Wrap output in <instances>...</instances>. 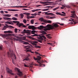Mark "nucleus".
Instances as JSON below:
<instances>
[{"label":"nucleus","instance_id":"nucleus-21","mask_svg":"<svg viewBox=\"0 0 78 78\" xmlns=\"http://www.w3.org/2000/svg\"><path fill=\"white\" fill-rule=\"evenodd\" d=\"M20 16L21 19H23L24 17V15H23V14L22 13H21L20 14Z\"/></svg>","mask_w":78,"mask_h":78},{"label":"nucleus","instance_id":"nucleus-6","mask_svg":"<svg viewBox=\"0 0 78 78\" xmlns=\"http://www.w3.org/2000/svg\"><path fill=\"white\" fill-rule=\"evenodd\" d=\"M13 22L14 23H16V25L18 27H21L22 26L23 27H24V28H27V26L25 25H23V24L22 23H20V22L19 21H13Z\"/></svg>","mask_w":78,"mask_h":78},{"label":"nucleus","instance_id":"nucleus-35","mask_svg":"<svg viewBox=\"0 0 78 78\" xmlns=\"http://www.w3.org/2000/svg\"><path fill=\"white\" fill-rule=\"evenodd\" d=\"M17 31H18V29H17V28L15 29V32L16 33H17Z\"/></svg>","mask_w":78,"mask_h":78},{"label":"nucleus","instance_id":"nucleus-8","mask_svg":"<svg viewBox=\"0 0 78 78\" xmlns=\"http://www.w3.org/2000/svg\"><path fill=\"white\" fill-rule=\"evenodd\" d=\"M15 70L16 71H17V72L19 73L17 74V75H19V76H22L23 75V74L22 72L20 71V69H19V68H15Z\"/></svg>","mask_w":78,"mask_h":78},{"label":"nucleus","instance_id":"nucleus-19","mask_svg":"<svg viewBox=\"0 0 78 78\" xmlns=\"http://www.w3.org/2000/svg\"><path fill=\"white\" fill-rule=\"evenodd\" d=\"M26 52H30V53H33V54L34 53V52L31 51V49H28L27 50Z\"/></svg>","mask_w":78,"mask_h":78},{"label":"nucleus","instance_id":"nucleus-43","mask_svg":"<svg viewBox=\"0 0 78 78\" xmlns=\"http://www.w3.org/2000/svg\"><path fill=\"white\" fill-rule=\"evenodd\" d=\"M60 16H66V15H64V14H62L61 13Z\"/></svg>","mask_w":78,"mask_h":78},{"label":"nucleus","instance_id":"nucleus-25","mask_svg":"<svg viewBox=\"0 0 78 78\" xmlns=\"http://www.w3.org/2000/svg\"><path fill=\"white\" fill-rule=\"evenodd\" d=\"M39 20H40V21H43V22H44V21H45V20H44V19L42 17V18H40L39 19Z\"/></svg>","mask_w":78,"mask_h":78},{"label":"nucleus","instance_id":"nucleus-44","mask_svg":"<svg viewBox=\"0 0 78 78\" xmlns=\"http://www.w3.org/2000/svg\"><path fill=\"white\" fill-rule=\"evenodd\" d=\"M8 11H13V9H8Z\"/></svg>","mask_w":78,"mask_h":78},{"label":"nucleus","instance_id":"nucleus-22","mask_svg":"<svg viewBox=\"0 0 78 78\" xmlns=\"http://www.w3.org/2000/svg\"><path fill=\"white\" fill-rule=\"evenodd\" d=\"M4 33H12V32L10 31H5L4 32Z\"/></svg>","mask_w":78,"mask_h":78},{"label":"nucleus","instance_id":"nucleus-28","mask_svg":"<svg viewBox=\"0 0 78 78\" xmlns=\"http://www.w3.org/2000/svg\"><path fill=\"white\" fill-rule=\"evenodd\" d=\"M4 16H6V17H9L11 16V15L9 14H4Z\"/></svg>","mask_w":78,"mask_h":78},{"label":"nucleus","instance_id":"nucleus-47","mask_svg":"<svg viewBox=\"0 0 78 78\" xmlns=\"http://www.w3.org/2000/svg\"><path fill=\"white\" fill-rule=\"evenodd\" d=\"M24 67H29V66H27V65H25V64L24 65Z\"/></svg>","mask_w":78,"mask_h":78},{"label":"nucleus","instance_id":"nucleus-54","mask_svg":"<svg viewBox=\"0 0 78 78\" xmlns=\"http://www.w3.org/2000/svg\"><path fill=\"white\" fill-rule=\"evenodd\" d=\"M26 15H30V13H26Z\"/></svg>","mask_w":78,"mask_h":78},{"label":"nucleus","instance_id":"nucleus-11","mask_svg":"<svg viewBox=\"0 0 78 78\" xmlns=\"http://www.w3.org/2000/svg\"><path fill=\"white\" fill-rule=\"evenodd\" d=\"M5 26H4V27L2 28V30H5L7 28H14V27L11 26H8L7 24H5Z\"/></svg>","mask_w":78,"mask_h":78},{"label":"nucleus","instance_id":"nucleus-3","mask_svg":"<svg viewBox=\"0 0 78 78\" xmlns=\"http://www.w3.org/2000/svg\"><path fill=\"white\" fill-rule=\"evenodd\" d=\"M33 58L34 60L37 61V62L39 64V65H36V66H41V67H42V66L43 67V66H44V65L42 64L43 62H44V61L43 60H41V58L40 56H37V58L34 57Z\"/></svg>","mask_w":78,"mask_h":78},{"label":"nucleus","instance_id":"nucleus-53","mask_svg":"<svg viewBox=\"0 0 78 78\" xmlns=\"http://www.w3.org/2000/svg\"><path fill=\"white\" fill-rule=\"evenodd\" d=\"M59 24H60V25H61L62 26H63V25H64V24L62 23L61 24L60 23H59Z\"/></svg>","mask_w":78,"mask_h":78},{"label":"nucleus","instance_id":"nucleus-41","mask_svg":"<svg viewBox=\"0 0 78 78\" xmlns=\"http://www.w3.org/2000/svg\"><path fill=\"white\" fill-rule=\"evenodd\" d=\"M48 9H44L43 10V11H48Z\"/></svg>","mask_w":78,"mask_h":78},{"label":"nucleus","instance_id":"nucleus-55","mask_svg":"<svg viewBox=\"0 0 78 78\" xmlns=\"http://www.w3.org/2000/svg\"><path fill=\"white\" fill-rule=\"evenodd\" d=\"M23 78H26L27 77V76L25 75L24 76H23L22 77Z\"/></svg>","mask_w":78,"mask_h":78},{"label":"nucleus","instance_id":"nucleus-59","mask_svg":"<svg viewBox=\"0 0 78 78\" xmlns=\"http://www.w3.org/2000/svg\"><path fill=\"white\" fill-rule=\"evenodd\" d=\"M18 30L19 31H18V32H19V31H21V30H20V29H18Z\"/></svg>","mask_w":78,"mask_h":78},{"label":"nucleus","instance_id":"nucleus-56","mask_svg":"<svg viewBox=\"0 0 78 78\" xmlns=\"http://www.w3.org/2000/svg\"><path fill=\"white\" fill-rule=\"evenodd\" d=\"M48 44H50L51 45H52V44L51 43H48Z\"/></svg>","mask_w":78,"mask_h":78},{"label":"nucleus","instance_id":"nucleus-63","mask_svg":"<svg viewBox=\"0 0 78 78\" xmlns=\"http://www.w3.org/2000/svg\"><path fill=\"white\" fill-rule=\"evenodd\" d=\"M33 45H35V46H37V44H33Z\"/></svg>","mask_w":78,"mask_h":78},{"label":"nucleus","instance_id":"nucleus-64","mask_svg":"<svg viewBox=\"0 0 78 78\" xmlns=\"http://www.w3.org/2000/svg\"><path fill=\"white\" fill-rule=\"evenodd\" d=\"M42 12H38V14H41Z\"/></svg>","mask_w":78,"mask_h":78},{"label":"nucleus","instance_id":"nucleus-14","mask_svg":"<svg viewBox=\"0 0 78 78\" xmlns=\"http://www.w3.org/2000/svg\"><path fill=\"white\" fill-rule=\"evenodd\" d=\"M7 71L8 73H10L11 75H14V73H12V70L11 69H9L8 68H7Z\"/></svg>","mask_w":78,"mask_h":78},{"label":"nucleus","instance_id":"nucleus-61","mask_svg":"<svg viewBox=\"0 0 78 78\" xmlns=\"http://www.w3.org/2000/svg\"><path fill=\"white\" fill-rule=\"evenodd\" d=\"M28 37H29V38H30V39H31V36H28Z\"/></svg>","mask_w":78,"mask_h":78},{"label":"nucleus","instance_id":"nucleus-49","mask_svg":"<svg viewBox=\"0 0 78 78\" xmlns=\"http://www.w3.org/2000/svg\"><path fill=\"white\" fill-rule=\"evenodd\" d=\"M62 14H63L64 15H66V13L64 12H62Z\"/></svg>","mask_w":78,"mask_h":78},{"label":"nucleus","instance_id":"nucleus-45","mask_svg":"<svg viewBox=\"0 0 78 78\" xmlns=\"http://www.w3.org/2000/svg\"><path fill=\"white\" fill-rule=\"evenodd\" d=\"M44 3H45V4H47V3H51L50 2H44Z\"/></svg>","mask_w":78,"mask_h":78},{"label":"nucleus","instance_id":"nucleus-7","mask_svg":"<svg viewBox=\"0 0 78 78\" xmlns=\"http://www.w3.org/2000/svg\"><path fill=\"white\" fill-rule=\"evenodd\" d=\"M10 36H11V34H7L5 35H2V36L3 37H7L6 38L7 40H13L12 39V38L10 37Z\"/></svg>","mask_w":78,"mask_h":78},{"label":"nucleus","instance_id":"nucleus-1","mask_svg":"<svg viewBox=\"0 0 78 78\" xmlns=\"http://www.w3.org/2000/svg\"><path fill=\"white\" fill-rule=\"evenodd\" d=\"M59 27V25H58L57 24L55 23L54 24L53 26H52L50 24H48L46 26L44 27L43 26H41L40 27H38V29H39L40 30H42V29H43V28L44 29V30L45 31H47L48 30H53L55 28V27L57 28Z\"/></svg>","mask_w":78,"mask_h":78},{"label":"nucleus","instance_id":"nucleus-10","mask_svg":"<svg viewBox=\"0 0 78 78\" xmlns=\"http://www.w3.org/2000/svg\"><path fill=\"white\" fill-rule=\"evenodd\" d=\"M71 20H69V22H70V23H69V24H70V23H72V24H73V22H74V24H75L76 23H78V22H77V21H76V20H74L73 19L71 18Z\"/></svg>","mask_w":78,"mask_h":78},{"label":"nucleus","instance_id":"nucleus-4","mask_svg":"<svg viewBox=\"0 0 78 78\" xmlns=\"http://www.w3.org/2000/svg\"><path fill=\"white\" fill-rule=\"evenodd\" d=\"M10 52H8L7 53V55L8 57H11V58L12 59V62L13 64H15V62H14V60H13V58H15V59H17V57H16V55H15V54L14 53L12 52H12H11V51L10 50Z\"/></svg>","mask_w":78,"mask_h":78},{"label":"nucleus","instance_id":"nucleus-20","mask_svg":"<svg viewBox=\"0 0 78 78\" xmlns=\"http://www.w3.org/2000/svg\"><path fill=\"white\" fill-rule=\"evenodd\" d=\"M35 53L36 55H40V56H45V55H41L39 53H38V52H37V51H35Z\"/></svg>","mask_w":78,"mask_h":78},{"label":"nucleus","instance_id":"nucleus-32","mask_svg":"<svg viewBox=\"0 0 78 78\" xmlns=\"http://www.w3.org/2000/svg\"><path fill=\"white\" fill-rule=\"evenodd\" d=\"M21 40H25V39H26V37H23L21 38Z\"/></svg>","mask_w":78,"mask_h":78},{"label":"nucleus","instance_id":"nucleus-26","mask_svg":"<svg viewBox=\"0 0 78 78\" xmlns=\"http://www.w3.org/2000/svg\"><path fill=\"white\" fill-rule=\"evenodd\" d=\"M46 37H47V38H48V39H51V37L50 36V34L48 35H46Z\"/></svg>","mask_w":78,"mask_h":78},{"label":"nucleus","instance_id":"nucleus-18","mask_svg":"<svg viewBox=\"0 0 78 78\" xmlns=\"http://www.w3.org/2000/svg\"><path fill=\"white\" fill-rule=\"evenodd\" d=\"M15 8H28L27 5L25 6H15Z\"/></svg>","mask_w":78,"mask_h":78},{"label":"nucleus","instance_id":"nucleus-23","mask_svg":"<svg viewBox=\"0 0 78 78\" xmlns=\"http://www.w3.org/2000/svg\"><path fill=\"white\" fill-rule=\"evenodd\" d=\"M41 33L43 34H47V33L45 31L41 30Z\"/></svg>","mask_w":78,"mask_h":78},{"label":"nucleus","instance_id":"nucleus-60","mask_svg":"<svg viewBox=\"0 0 78 78\" xmlns=\"http://www.w3.org/2000/svg\"><path fill=\"white\" fill-rule=\"evenodd\" d=\"M41 25H45V24L44 23H41Z\"/></svg>","mask_w":78,"mask_h":78},{"label":"nucleus","instance_id":"nucleus-62","mask_svg":"<svg viewBox=\"0 0 78 78\" xmlns=\"http://www.w3.org/2000/svg\"><path fill=\"white\" fill-rule=\"evenodd\" d=\"M37 16V13H35L34 14V16Z\"/></svg>","mask_w":78,"mask_h":78},{"label":"nucleus","instance_id":"nucleus-9","mask_svg":"<svg viewBox=\"0 0 78 78\" xmlns=\"http://www.w3.org/2000/svg\"><path fill=\"white\" fill-rule=\"evenodd\" d=\"M71 13H72L71 14L72 16H70L71 17L76 18V19H78V17L75 14V11H71Z\"/></svg>","mask_w":78,"mask_h":78},{"label":"nucleus","instance_id":"nucleus-31","mask_svg":"<svg viewBox=\"0 0 78 78\" xmlns=\"http://www.w3.org/2000/svg\"><path fill=\"white\" fill-rule=\"evenodd\" d=\"M59 7H57L55 8V9H53V11H56V10H57V9H59Z\"/></svg>","mask_w":78,"mask_h":78},{"label":"nucleus","instance_id":"nucleus-58","mask_svg":"<svg viewBox=\"0 0 78 78\" xmlns=\"http://www.w3.org/2000/svg\"><path fill=\"white\" fill-rule=\"evenodd\" d=\"M37 48H41V46H37Z\"/></svg>","mask_w":78,"mask_h":78},{"label":"nucleus","instance_id":"nucleus-5","mask_svg":"<svg viewBox=\"0 0 78 78\" xmlns=\"http://www.w3.org/2000/svg\"><path fill=\"white\" fill-rule=\"evenodd\" d=\"M36 33V30H26L25 29L23 30V31L21 32L22 34H25V33H27L28 34H35Z\"/></svg>","mask_w":78,"mask_h":78},{"label":"nucleus","instance_id":"nucleus-13","mask_svg":"<svg viewBox=\"0 0 78 78\" xmlns=\"http://www.w3.org/2000/svg\"><path fill=\"white\" fill-rule=\"evenodd\" d=\"M29 29H32L33 30H34L36 29V27H35L34 26H30L28 27Z\"/></svg>","mask_w":78,"mask_h":78},{"label":"nucleus","instance_id":"nucleus-24","mask_svg":"<svg viewBox=\"0 0 78 78\" xmlns=\"http://www.w3.org/2000/svg\"><path fill=\"white\" fill-rule=\"evenodd\" d=\"M40 10H41V9H37L36 10H32V12H35V11H39Z\"/></svg>","mask_w":78,"mask_h":78},{"label":"nucleus","instance_id":"nucleus-38","mask_svg":"<svg viewBox=\"0 0 78 78\" xmlns=\"http://www.w3.org/2000/svg\"><path fill=\"white\" fill-rule=\"evenodd\" d=\"M55 13L56 14H57V15H60V16H61V13L60 12H56Z\"/></svg>","mask_w":78,"mask_h":78},{"label":"nucleus","instance_id":"nucleus-39","mask_svg":"<svg viewBox=\"0 0 78 78\" xmlns=\"http://www.w3.org/2000/svg\"><path fill=\"white\" fill-rule=\"evenodd\" d=\"M23 22H24V23H27V20H26L25 19H24L23 20Z\"/></svg>","mask_w":78,"mask_h":78},{"label":"nucleus","instance_id":"nucleus-37","mask_svg":"<svg viewBox=\"0 0 78 78\" xmlns=\"http://www.w3.org/2000/svg\"><path fill=\"white\" fill-rule=\"evenodd\" d=\"M31 23H32V24H33L34 23V20H32L30 21Z\"/></svg>","mask_w":78,"mask_h":78},{"label":"nucleus","instance_id":"nucleus-15","mask_svg":"<svg viewBox=\"0 0 78 78\" xmlns=\"http://www.w3.org/2000/svg\"><path fill=\"white\" fill-rule=\"evenodd\" d=\"M45 14H46V15H51V16H55V15L52 13H48V12H45Z\"/></svg>","mask_w":78,"mask_h":78},{"label":"nucleus","instance_id":"nucleus-34","mask_svg":"<svg viewBox=\"0 0 78 78\" xmlns=\"http://www.w3.org/2000/svg\"><path fill=\"white\" fill-rule=\"evenodd\" d=\"M12 20H17V19L16 18L13 17L12 18Z\"/></svg>","mask_w":78,"mask_h":78},{"label":"nucleus","instance_id":"nucleus-42","mask_svg":"<svg viewBox=\"0 0 78 78\" xmlns=\"http://www.w3.org/2000/svg\"><path fill=\"white\" fill-rule=\"evenodd\" d=\"M55 18H56V17H49V19H55Z\"/></svg>","mask_w":78,"mask_h":78},{"label":"nucleus","instance_id":"nucleus-46","mask_svg":"<svg viewBox=\"0 0 78 78\" xmlns=\"http://www.w3.org/2000/svg\"><path fill=\"white\" fill-rule=\"evenodd\" d=\"M19 10L17 9H13V11H18Z\"/></svg>","mask_w":78,"mask_h":78},{"label":"nucleus","instance_id":"nucleus-52","mask_svg":"<svg viewBox=\"0 0 78 78\" xmlns=\"http://www.w3.org/2000/svg\"><path fill=\"white\" fill-rule=\"evenodd\" d=\"M23 10H24L25 11H27V10H28V9H23Z\"/></svg>","mask_w":78,"mask_h":78},{"label":"nucleus","instance_id":"nucleus-2","mask_svg":"<svg viewBox=\"0 0 78 78\" xmlns=\"http://www.w3.org/2000/svg\"><path fill=\"white\" fill-rule=\"evenodd\" d=\"M32 36H37V39L38 40H37V41L40 43H42V41L44 40V42H46V37L45 36L42 35H38L37 34H35L33 35H32Z\"/></svg>","mask_w":78,"mask_h":78},{"label":"nucleus","instance_id":"nucleus-51","mask_svg":"<svg viewBox=\"0 0 78 78\" xmlns=\"http://www.w3.org/2000/svg\"><path fill=\"white\" fill-rule=\"evenodd\" d=\"M14 16L15 17H18V14H16Z\"/></svg>","mask_w":78,"mask_h":78},{"label":"nucleus","instance_id":"nucleus-16","mask_svg":"<svg viewBox=\"0 0 78 78\" xmlns=\"http://www.w3.org/2000/svg\"><path fill=\"white\" fill-rule=\"evenodd\" d=\"M10 22H6V23H8V24H10V25H14V23L13 22L14 21H11L10 20ZM13 22V23H12Z\"/></svg>","mask_w":78,"mask_h":78},{"label":"nucleus","instance_id":"nucleus-17","mask_svg":"<svg viewBox=\"0 0 78 78\" xmlns=\"http://www.w3.org/2000/svg\"><path fill=\"white\" fill-rule=\"evenodd\" d=\"M44 23H51V21L50 20H45V21H44Z\"/></svg>","mask_w":78,"mask_h":78},{"label":"nucleus","instance_id":"nucleus-48","mask_svg":"<svg viewBox=\"0 0 78 78\" xmlns=\"http://www.w3.org/2000/svg\"><path fill=\"white\" fill-rule=\"evenodd\" d=\"M35 17V16H30V19H31L32 18H34Z\"/></svg>","mask_w":78,"mask_h":78},{"label":"nucleus","instance_id":"nucleus-50","mask_svg":"<svg viewBox=\"0 0 78 78\" xmlns=\"http://www.w3.org/2000/svg\"><path fill=\"white\" fill-rule=\"evenodd\" d=\"M33 64H31L30 66V67H33Z\"/></svg>","mask_w":78,"mask_h":78},{"label":"nucleus","instance_id":"nucleus-27","mask_svg":"<svg viewBox=\"0 0 78 78\" xmlns=\"http://www.w3.org/2000/svg\"><path fill=\"white\" fill-rule=\"evenodd\" d=\"M38 42L37 41H35L33 42V43H32V44H38Z\"/></svg>","mask_w":78,"mask_h":78},{"label":"nucleus","instance_id":"nucleus-36","mask_svg":"<svg viewBox=\"0 0 78 78\" xmlns=\"http://www.w3.org/2000/svg\"><path fill=\"white\" fill-rule=\"evenodd\" d=\"M3 49V45H1L0 46V50H1Z\"/></svg>","mask_w":78,"mask_h":78},{"label":"nucleus","instance_id":"nucleus-40","mask_svg":"<svg viewBox=\"0 0 78 78\" xmlns=\"http://www.w3.org/2000/svg\"><path fill=\"white\" fill-rule=\"evenodd\" d=\"M30 16L27 15V19H30Z\"/></svg>","mask_w":78,"mask_h":78},{"label":"nucleus","instance_id":"nucleus-12","mask_svg":"<svg viewBox=\"0 0 78 78\" xmlns=\"http://www.w3.org/2000/svg\"><path fill=\"white\" fill-rule=\"evenodd\" d=\"M15 37H16L17 39H17V38H14L13 39H14V40H15V41H20V42H23L22 41V39H20V37H17L15 36Z\"/></svg>","mask_w":78,"mask_h":78},{"label":"nucleus","instance_id":"nucleus-57","mask_svg":"<svg viewBox=\"0 0 78 78\" xmlns=\"http://www.w3.org/2000/svg\"><path fill=\"white\" fill-rule=\"evenodd\" d=\"M1 12L2 14H4V12H3V11H1Z\"/></svg>","mask_w":78,"mask_h":78},{"label":"nucleus","instance_id":"nucleus-29","mask_svg":"<svg viewBox=\"0 0 78 78\" xmlns=\"http://www.w3.org/2000/svg\"><path fill=\"white\" fill-rule=\"evenodd\" d=\"M4 19H5V20H12V19L11 18H4Z\"/></svg>","mask_w":78,"mask_h":78},{"label":"nucleus","instance_id":"nucleus-33","mask_svg":"<svg viewBox=\"0 0 78 78\" xmlns=\"http://www.w3.org/2000/svg\"><path fill=\"white\" fill-rule=\"evenodd\" d=\"M23 44H25V45H28L29 44L28 42H23Z\"/></svg>","mask_w":78,"mask_h":78},{"label":"nucleus","instance_id":"nucleus-30","mask_svg":"<svg viewBox=\"0 0 78 78\" xmlns=\"http://www.w3.org/2000/svg\"><path fill=\"white\" fill-rule=\"evenodd\" d=\"M29 60V58H28V57H27L26 58H25L23 60V61H28Z\"/></svg>","mask_w":78,"mask_h":78}]
</instances>
